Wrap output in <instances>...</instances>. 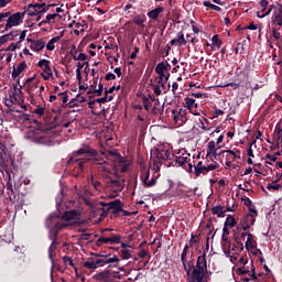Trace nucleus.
<instances>
[{"label":"nucleus","mask_w":282,"mask_h":282,"mask_svg":"<svg viewBox=\"0 0 282 282\" xmlns=\"http://www.w3.org/2000/svg\"><path fill=\"white\" fill-rule=\"evenodd\" d=\"M107 160L102 156H94L91 159L93 164L97 165V171L104 177L107 175H118V173H127L129 171V162L124 161L122 156L116 151H110Z\"/></svg>","instance_id":"nucleus-1"},{"label":"nucleus","mask_w":282,"mask_h":282,"mask_svg":"<svg viewBox=\"0 0 282 282\" xmlns=\"http://www.w3.org/2000/svg\"><path fill=\"white\" fill-rule=\"evenodd\" d=\"M88 206H90V213H93V217H99V221H102L109 213L112 215H118L122 210V203L120 199L112 200L110 203L105 202H86Z\"/></svg>","instance_id":"nucleus-2"},{"label":"nucleus","mask_w":282,"mask_h":282,"mask_svg":"<svg viewBox=\"0 0 282 282\" xmlns=\"http://www.w3.org/2000/svg\"><path fill=\"white\" fill-rule=\"evenodd\" d=\"M183 268L188 275V282H208V265L206 262V253L197 258L196 267L193 268L191 274V263L183 262Z\"/></svg>","instance_id":"nucleus-3"},{"label":"nucleus","mask_w":282,"mask_h":282,"mask_svg":"<svg viewBox=\"0 0 282 282\" xmlns=\"http://www.w3.org/2000/svg\"><path fill=\"white\" fill-rule=\"evenodd\" d=\"M46 226L53 231L52 243L48 248V258L52 263H54V254L56 252V236L58 235L59 230L67 228V224L58 221V217L56 216H51L46 219Z\"/></svg>","instance_id":"nucleus-4"},{"label":"nucleus","mask_w":282,"mask_h":282,"mask_svg":"<svg viewBox=\"0 0 282 282\" xmlns=\"http://www.w3.org/2000/svg\"><path fill=\"white\" fill-rule=\"evenodd\" d=\"M7 19L6 30L17 28L23 23V19H25V12H17L13 14L11 13Z\"/></svg>","instance_id":"nucleus-5"},{"label":"nucleus","mask_w":282,"mask_h":282,"mask_svg":"<svg viewBox=\"0 0 282 282\" xmlns=\"http://www.w3.org/2000/svg\"><path fill=\"white\" fill-rule=\"evenodd\" d=\"M153 160L156 167H159L160 164H162V162H166V160H171V152L169 151V149L158 148L154 151Z\"/></svg>","instance_id":"nucleus-6"},{"label":"nucleus","mask_w":282,"mask_h":282,"mask_svg":"<svg viewBox=\"0 0 282 282\" xmlns=\"http://www.w3.org/2000/svg\"><path fill=\"white\" fill-rule=\"evenodd\" d=\"M107 187L112 193L110 197H118V193L124 191V180H111L108 182Z\"/></svg>","instance_id":"nucleus-7"},{"label":"nucleus","mask_w":282,"mask_h":282,"mask_svg":"<svg viewBox=\"0 0 282 282\" xmlns=\"http://www.w3.org/2000/svg\"><path fill=\"white\" fill-rule=\"evenodd\" d=\"M37 67L42 69L41 76L44 80H50V78H54L52 74V66H50V59H40L37 63Z\"/></svg>","instance_id":"nucleus-8"},{"label":"nucleus","mask_w":282,"mask_h":282,"mask_svg":"<svg viewBox=\"0 0 282 282\" xmlns=\"http://www.w3.org/2000/svg\"><path fill=\"white\" fill-rule=\"evenodd\" d=\"M52 8V4H45V3H35L29 6V17H36V14H43L47 12Z\"/></svg>","instance_id":"nucleus-9"},{"label":"nucleus","mask_w":282,"mask_h":282,"mask_svg":"<svg viewBox=\"0 0 282 282\" xmlns=\"http://www.w3.org/2000/svg\"><path fill=\"white\" fill-rule=\"evenodd\" d=\"M173 120L176 127H182V124H186L188 117L186 116V109L181 108L178 110H173Z\"/></svg>","instance_id":"nucleus-10"},{"label":"nucleus","mask_w":282,"mask_h":282,"mask_svg":"<svg viewBox=\"0 0 282 282\" xmlns=\"http://www.w3.org/2000/svg\"><path fill=\"white\" fill-rule=\"evenodd\" d=\"M220 155H225L226 160H227V166H230V164L232 162H235V160H241V151L237 150V149H232V150H223L220 152Z\"/></svg>","instance_id":"nucleus-11"},{"label":"nucleus","mask_w":282,"mask_h":282,"mask_svg":"<svg viewBox=\"0 0 282 282\" xmlns=\"http://www.w3.org/2000/svg\"><path fill=\"white\" fill-rule=\"evenodd\" d=\"M167 65L169 64L161 62L155 67V72L159 74V78H162V80H169V78L171 77Z\"/></svg>","instance_id":"nucleus-12"},{"label":"nucleus","mask_w":282,"mask_h":282,"mask_svg":"<svg viewBox=\"0 0 282 282\" xmlns=\"http://www.w3.org/2000/svg\"><path fill=\"white\" fill-rule=\"evenodd\" d=\"M183 106L185 107V109H188L189 113H192L193 116H199V112L195 110L197 109L198 104L195 102L194 98L186 97L184 99Z\"/></svg>","instance_id":"nucleus-13"},{"label":"nucleus","mask_w":282,"mask_h":282,"mask_svg":"<svg viewBox=\"0 0 282 282\" xmlns=\"http://www.w3.org/2000/svg\"><path fill=\"white\" fill-rule=\"evenodd\" d=\"M149 177H150L149 171L147 170L141 171V182L145 188H151V186H155L158 182L154 177H152L151 180H149Z\"/></svg>","instance_id":"nucleus-14"},{"label":"nucleus","mask_w":282,"mask_h":282,"mask_svg":"<svg viewBox=\"0 0 282 282\" xmlns=\"http://www.w3.org/2000/svg\"><path fill=\"white\" fill-rule=\"evenodd\" d=\"M272 23L282 28V6L279 3H276L275 11L272 14Z\"/></svg>","instance_id":"nucleus-15"},{"label":"nucleus","mask_w":282,"mask_h":282,"mask_svg":"<svg viewBox=\"0 0 282 282\" xmlns=\"http://www.w3.org/2000/svg\"><path fill=\"white\" fill-rule=\"evenodd\" d=\"M28 42L30 43V48L32 52H41L42 50H45V41L43 40L28 39Z\"/></svg>","instance_id":"nucleus-16"},{"label":"nucleus","mask_w":282,"mask_h":282,"mask_svg":"<svg viewBox=\"0 0 282 282\" xmlns=\"http://www.w3.org/2000/svg\"><path fill=\"white\" fill-rule=\"evenodd\" d=\"M236 265H238L237 274H247L249 272L248 269H246V265H248V259H246L243 256H240L238 258V262H236Z\"/></svg>","instance_id":"nucleus-17"},{"label":"nucleus","mask_w":282,"mask_h":282,"mask_svg":"<svg viewBox=\"0 0 282 282\" xmlns=\"http://www.w3.org/2000/svg\"><path fill=\"white\" fill-rule=\"evenodd\" d=\"M120 239H121L120 235H116L112 237H101L97 239V246H102V243H110V245L120 243Z\"/></svg>","instance_id":"nucleus-18"},{"label":"nucleus","mask_w":282,"mask_h":282,"mask_svg":"<svg viewBox=\"0 0 282 282\" xmlns=\"http://www.w3.org/2000/svg\"><path fill=\"white\" fill-rule=\"evenodd\" d=\"M224 254H225V257L229 258V261H231V263H234V265H237V262L239 261V257L241 256V254L235 252V246L231 247V250L225 249Z\"/></svg>","instance_id":"nucleus-19"},{"label":"nucleus","mask_w":282,"mask_h":282,"mask_svg":"<svg viewBox=\"0 0 282 282\" xmlns=\"http://www.w3.org/2000/svg\"><path fill=\"white\" fill-rule=\"evenodd\" d=\"M94 281L111 282V271H102L93 275Z\"/></svg>","instance_id":"nucleus-20"},{"label":"nucleus","mask_w":282,"mask_h":282,"mask_svg":"<svg viewBox=\"0 0 282 282\" xmlns=\"http://www.w3.org/2000/svg\"><path fill=\"white\" fill-rule=\"evenodd\" d=\"M187 41L186 37L184 36L183 32H178L176 34V37L170 41V44L173 45H178V47H184L186 45Z\"/></svg>","instance_id":"nucleus-21"},{"label":"nucleus","mask_w":282,"mask_h":282,"mask_svg":"<svg viewBox=\"0 0 282 282\" xmlns=\"http://www.w3.org/2000/svg\"><path fill=\"white\" fill-rule=\"evenodd\" d=\"M78 217H80V213H78V210L76 209L65 212L64 215L62 216L64 221H76Z\"/></svg>","instance_id":"nucleus-22"},{"label":"nucleus","mask_w":282,"mask_h":282,"mask_svg":"<svg viewBox=\"0 0 282 282\" xmlns=\"http://www.w3.org/2000/svg\"><path fill=\"white\" fill-rule=\"evenodd\" d=\"M65 32H61L59 35L51 39L47 44H46V50L47 52H54V50H56V43H58V41H61L64 36Z\"/></svg>","instance_id":"nucleus-23"},{"label":"nucleus","mask_w":282,"mask_h":282,"mask_svg":"<svg viewBox=\"0 0 282 282\" xmlns=\"http://www.w3.org/2000/svg\"><path fill=\"white\" fill-rule=\"evenodd\" d=\"M25 69H28V64L25 62H21L15 68H13L12 78H19Z\"/></svg>","instance_id":"nucleus-24"},{"label":"nucleus","mask_w":282,"mask_h":282,"mask_svg":"<svg viewBox=\"0 0 282 282\" xmlns=\"http://www.w3.org/2000/svg\"><path fill=\"white\" fill-rule=\"evenodd\" d=\"M85 153H89L90 155H93L94 158H96V155H98V152L91 148H89L88 145L80 148L79 150L74 152V155H85Z\"/></svg>","instance_id":"nucleus-25"},{"label":"nucleus","mask_w":282,"mask_h":282,"mask_svg":"<svg viewBox=\"0 0 282 282\" xmlns=\"http://www.w3.org/2000/svg\"><path fill=\"white\" fill-rule=\"evenodd\" d=\"M120 259H118V256H113L112 258H109L107 261H102V259L95 260V263L97 268H102V265H107L109 263H118Z\"/></svg>","instance_id":"nucleus-26"},{"label":"nucleus","mask_w":282,"mask_h":282,"mask_svg":"<svg viewBox=\"0 0 282 282\" xmlns=\"http://www.w3.org/2000/svg\"><path fill=\"white\" fill-rule=\"evenodd\" d=\"M132 21L139 28H145L144 23H147V15L144 13H140L138 15H134Z\"/></svg>","instance_id":"nucleus-27"},{"label":"nucleus","mask_w":282,"mask_h":282,"mask_svg":"<svg viewBox=\"0 0 282 282\" xmlns=\"http://www.w3.org/2000/svg\"><path fill=\"white\" fill-rule=\"evenodd\" d=\"M188 158H191L189 153H183L182 155L175 158L174 163L177 166H184V164H188Z\"/></svg>","instance_id":"nucleus-28"},{"label":"nucleus","mask_w":282,"mask_h":282,"mask_svg":"<svg viewBox=\"0 0 282 282\" xmlns=\"http://www.w3.org/2000/svg\"><path fill=\"white\" fill-rule=\"evenodd\" d=\"M59 17L61 15L58 13H50L43 20V23H47V25H54V23H56V20H58Z\"/></svg>","instance_id":"nucleus-29"},{"label":"nucleus","mask_w":282,"mask_h":282,"mask_svg":"<svg viewBox=\"0 0 282 282\" xmlns=\"http://www.w3.org/2000/svg\"><path fill=\"white\" fill-rule=\"evenodd\" d=\"M217 144L215 141H209L207 144V155H214V158H217Z\"/></svg>","instance_id":"nucleus-30"},{"label":"nucleus","mask_w":282,"mask_h":282,"mask_svg":"<svg viewBox=\"0 0 282 282\" xmlns=\"http://www.w3.org/2000/svg\"><path fill=\"white\" fill-rule=\"evenodd\" d=\"M162 12H164V8L159 7V8H155L154 10L149 11L148 17H149V19H153L155 21V20H158L160 14H162Z\"/></svg>","instance_id":"nucleus-31"},{"label":"nucleus","mask_w":282,"mask_h":282,"mask_svg":"<svg viewBox=\"0 0 282 282\" xmlns=\"http://www.w3.org/2000/svg\"><path fill=\"white\" fill-rule=\"evenodd\" d=\"M257 215H259L257 209H250V214H248L245 219H247L250 226H254V221H257Z\"/></svg>","instance_id":"nucleus-32"},{"label":"nucleus","mask_w":282,"mask_h":282,"mask_svg":"<svg viewBox=\"0 0 282 282\" xmlns=\"http://www.w3.org/2000/svg\"><path fill=\"white\" fill-rule=\"evenodd\" d=\"M245 246L248 250H254V248L257 247L254 242V235H248Z\"/></svg>","instance_id":"nucleus-33"},{"label":"nucleus","mask_w":282,"mask_h":282,"mask_svg":"<svg viewBox=\"0 0 282 282\" xmlns=\"http://www.w3.org/2000/svg\"><path fill=\"white\" fill-rule=\"evenodd\" d=\"M195 122H196V127H197V129H203V131H210V128L209 127H206L205 124H204V122H208V120L206 119V118H199V117H197L196 119H195Z\"/></svg>","instance_id":"nucleus-34"},{"label":"nucleus","mask_w":282,"mask_h":282,"mask_svg":"<svg viewBox=\"0 0 282 282\" xmlns=\"http://www.w3.org/2000/svg\"><path fill=\"white\" fill-rule=\"evenodd\" d=\"M212 212L213 215H216L218 217H226V210H224V206L221 205L213 207Z\"/></svg>","instance_id":"nucleus-35"},{"label":"nucleus","mask_w":282,"mask_h":282,"mask_svg":"<svg viewBox=\"0 0 282 282\" xmlns=\"http://www.w3.org/2000/svg\"><path fill=\"white\" fill-rule=\"evenodd\" d=\"M239 276H242V281H256L257 274H254V269H252V272L250 271L247 274H239Z\"/></svg>","instance_id":"nucleus-36"},{"label":"nucleus","mask_w":282,"mask_h":282,"mask_svg":"<svg viewBox=\"0 0 282 282\" xmlns=\"http://www.w3.org/2000/svg\"><path fill=\"white\" fill-rule=\"evenodd\" d=\"M228 235H221V246L223 250H228V248H231L230 246V239L228 238Z\"/></svg>","instance_id":"nucleus-37"},{"label":"nucleus","mask_w":282,"mask_h":282,"mask_svg":"<svg viewBox=\"0 0 282 282\" xmlns=\"http://www.w3.org/2000/svg\"><path fill=\"white\" fill-rule=\"evenodd\" d=\"M33 113H35V116H39L40 118H42V116H45V106L37 105L35 107V109L33 110Z\"/></svg>","instance_id":"nucleus-38"},{"label":"nucleus","mask_w":282,"mask_h":282,"mask_svg":"<svg viewBox=\"0 0 282 282\" xmlns=\"http://www.w3.org/2000/svg\"><path fill=\"white\" fill-rule=\"evenodd\" d=\"M224 225L227 227L229 226V228H235V226H237V220H235V217L228 216Z\"/></svg>","instance_id":"nucleus-39"},{"label":"nucleus","mask_w":282,"mask_h":282,"mask_svg":"<svg viewBox=\"0 0 282 282\" xmlns=\"http://www.w3.org/2000/svg\"><path fill=\"white\" fill-rule=\"evenodd\" d=\"M203 6H205V8H210L212 10H215L216 12H221V7H219L217 4H213L210 1H204Z\"/></svg>","instance_id":"nucleus-40"},{"label":"nucleus","mask_w":282,"mask_h":282,"mask_svg":"<svg viewBox=\"0 0 282 282\" xmlns=\"http://www.w3.org/2000/svg\"><path fill=\"white\" fill-rule=\"evenodd\" d=\"M72 56L75 61H87V55L85 53L76 55V52H72Z\"/></svg>","instance_id":"nucleus-41"},{"label":"nucleus","mask_w":282,"mask_h":282,"mask_svg":"<svg viewBox=\"0 0 282 282\" xmlns=\"http://www.w3.org/2000/svg\"><path fill=\"white\" fill-rule=\"evenodd\" d=\"M6 155H8V152H3L2 150H0V166L1 169H6Z\"/></svg>","instance_id":"nucleus-42"},{"label":"nucleus","mask_w":282,"mask_h":282,"mask_svg":"<svg viewBox=\"0 0 282 282\" xmlns=\"http://www.w3.org/2000/svg\"><path fill=\"white\" fill-rule=\"evenodd\" d=\"M84 268H87L88 270H96L98 267L95 261H86L84 262Z\"/></svg>","instance_id":"nucleus-43"},{"label":"nucleus","mask_w":282,"mask_h":282,"mask_svg":"<svg viewBox=\"0 0 282 282\" xmlns=\"http://www.w3.org/2000/svg\"><path fill=\"white\" fill-rule=\"evenodd\" d=\"M131 250L129 249H122L121 250V258L124 259V260H129L131 259Z\"/></svg>","instance_id":"nucleus-44"},{"label":"nucleus","mask_w":282,"mask_h":282,"mask_svg":"<svg viewBox=\"0 0 282 282\" xmlns=\"http://www.w3.org/2000/svg\"><path fill=\"white\" fill-rule=\"evenodd\" d=\"M212 43L218 48L221 47V40H219V35H214L212 37Z\"/></svg>","instance_id":"nucleus-45"},{"label":"nucleus","mask_w":282,"mask_h":282,"mask_svg":"<svg viewBox=\"0 0 282 282\" xmlns=\"http://www.w3.org/2000/svg\"><path fill=\"white\" fill-rule=\"evenodd\" d=\"M267 188L268 191H279V188H281V184H276V181H274L273 183L269 184Z\"/></svg>","instance_id":"nucleus-46"},{"label":"nucleus","mask_w":282,"mask_h":282,"mask_svg":"<svg viewBox=\"0 0 282 282\" xmlns=\"http://www.w3.org/2000/svg\"><path fill=\"white\" fill-rule=\"evenodd\" d=\"M188 248H191L188 245H186L183 249V252L181 254V261L184 263L186 261V256L188 254Z\"/></svg>","instance_id":"nucleus-47"},{"label":"nucleus","mask_w":282,"mask_h":282,"mask_svg":"<svg viewBox=\"0 0 282 282\" xmlns=\"http://www.w3.org/2000/svg\"><path fill=\"white\" fill-rule=\"evenodd\" d=\"M143 107H144L145 111L151 110V100H149V98H147V97H143Z\"/></svg>","instance_id":"nucleus-48"},{"label":"nucleus","mask_w":282,"mask_h":282,"mask_svg":"<svg viewBox=\"0 0 282 282\" xmlns=\"http://www.w3.org/2000/svg\"><path fill=\"white\" fill-rule=\"evenodd\" d=\"M63 261L66 265H70L72 268H74V260L72 259V257H63Z\"/></svg>","instance_id":"nucleus-49"},{"label":"nucleus","mask_w":282,"mask_h":282,"mask_svg":"<svg viewBox=\"0 0 282 282\" xmlns=\"http://www.w3.org/2000/svg\"><path fill=\"white\" fill-rule=\"evenodd\" d=\"M169 82V79H162V77H159L156 79L158 85H155L156 87H162V89H164V86L166 85V83Z\"/></svg>","instance_id":"nucleus-50"},{"label":"nucleus","mask_w":282,"mask_h":282,"mask_svg":"<svg viewBox=\"0 0 282 282\" xmlns=\"http://www.w3.org/2000/svg\"><path fill=\"white\" fill-rule=\"evenodd\" d=\"M274 133H275V135H276V138H278V142H282V129H281V127L278 126V127L275 128Z\"/></svg>","instance_id":"nucleus-51"},{"label":"nucleus","mask_w":282,"mask_h":282,"mask_svg":"<svg viewBox=\"0 0 282 282\" xmlns=\"http://www.w3.org/2000/svg\"><path fill=\"white\" fill-rule=\"evenodd\" d=\"M207 170H206V165H203L200 169L197 170V172L195 173L196 177H199V175H206Z\"/></svg>","instance_id":"nucleus-52"},{"label":"nucleus","mask_w":282,"mask_h":282,"mask_svg":"<svg viewBox=\"0 0 282 282\" xmlns=\"http://www.w3.org/2000/svg\"><path fill=\"white\" fill-rule=\"evenodd\" d=\"M219 167L218 163H212L209 165H206L207 173H210V171H216V169Z\"/></svg>","instance_id":"nucleus-53"},{"label":"nucleus","mask_w":282,"mask_h":282,"mask_svg":"<svg viewBox=\"0 0 282 282\" xmlns=\"http://www.w3.org/2000/svg\"><path fill=\"white\" fill-rule=\"evenodd\" d=\"M259 6L262 9V12H265V9L268 8V6H270V2H268V0H261L259 2Z\"/></svg>","instance_id":"nucleus-54"},{"label":"nucleus","mask_w":282,"mask_h":282,"mask_svg":"<svg viewBox=\"0 0 282 282\" xmlns=\"http://www.w3.org/2000/svg\"><path fill=\"white\" fill-rule=\"evenodd\" d=\"M162 111V106L160 105V101H156L153 107V113H160Z\"/></svg>","instance_id":"nucleus-55"},{"label":"nucleus","mask_w":282,"mask_h":282,"mask_svg":"<svg viewBox=\"0 0 282 282\" xmlns=\"http://www.w3.org/2000/svg\"><path fill=\"white\" fill-rule=\"evenodd\" d=\"M20 42H17V43H11L9 46H8V50L9 52H14V50H17L18 47H20Z\"/></svg>","instance_id":"nucleus-56"},{"label":"nucleus","mask_w":282,"mask_h":282,"mask_svg":"<svg viewBox=\"0 0 282 282\" xmlns=\"http://www.w3.org/2000/svg\"><path fill=\"white\" fill-rule=\"evenodd\" d=\"M250 223L249 221H247V219L245 218V220L242 221V224H241V228H242V230H250Z\"/></svg>","instance_id":"nucleus-57"},{"label":"nucleus","mask_w":282,"mask_h":282,"mask_svg":"<svg viewBox=\"0 0 282 282\" xmlns=\"http://www.w3.org/2000/svg\"><path fill=\"white\" fill-rule=\"evenodd\" d=\"M264 160H269V162H276V155L268 153L264 155Z\"/></svg>","instance_id":"nucleus-58"},{"label":"nucleus","mask_w":282,"mask_h":282,"mask_svg":"<svg viewBox=\"0 0 282 282\" xmlns=\"http://www.w3.org/2000/svg\"><path fill=\"white\" fill-rule=\"evenodd\" d=\"M26 34H28V31H22L21 33H20V35H19V41H18V43H23V41H25V36H26Z\"/></svg>","instance_id":"nucleus-59"},{"label":"nucleus","mask_w":282,"mask_h":282,"mask_svg":"<svg viewBox=\"0 0 282 282\" xmlns=\"http://www.w3.org/2000/svg\"><path fill=\"white\" fill-rule=\"evenodd\" d=\"M162 87L161 86H153V91L155 96H162Z\"/></svg>","instance_id":"nucleus-60"},{"label":"nucleus","mask_w":282,"mask_h":282,"mask_svg":"<svg viewBox=\"0 0 282 282\" xmlns=\"http://www.w3.org/2000/svg\"><path fill=\"white\" fill-rule=\"evenodd\" d=\"M11 12L10 11H7V12H3V13H0V23L8 19V17H10Z\"/></svg>","instance_id":"nucleus-61"},{"label":"nucleus","mask_w":282,"mask_h":282,"mask_svg":"<svg viewBox=\"0 0 282 282\" xmlns=\"http://www.w3.org/2000/svg\"><path fill=\"white\" fill-rule=\"evenodd\" d=\"M75 162H78V167L80 170H83V166H85V162H87V160H85V159H76Z\"/></svg>","instance_id":"nucleus-62"},{"label":"nucleus","mask_w":282,"mask_h":282,"mask_svg":"<svg viewBox=\"0 0 282 282\" xmlns=\"http://www.w3.org/2000/svg\"><path fill=\"white\" fill-rule=\"evenodd\" d=\"M105 78H106L107 80H116V74H113V73H107L106 76H105Z\"/></svg>","instance_id":"nucleus-63"},{"label":"nucleus","mask_w":282,"mask_h":282,"mask_svg":"<svg viewBox=\"0 0 282 282\" xmlns=\"http://www.w3.org/2000/svg\"><path fill=\"white\" fill-rule=\"evenodd\" d=\"M102 89H104L102 84H99L98 89L95 90L96 96H102Z\"/></svg>","instance_id":"nucleus-64"}]
</instances>
